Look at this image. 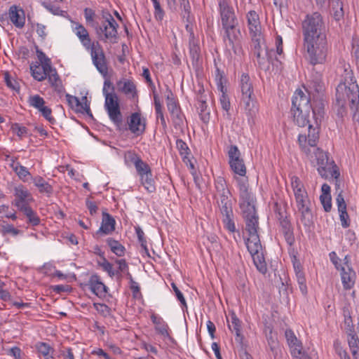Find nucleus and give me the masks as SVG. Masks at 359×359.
I'll list each match as a JSON object with an SVG mask.
<instances>
[{
    "instance_id": "obj_5",
    "label": "nucleus",
    "mask_w": 359,
    "mask_h": 359,
    "mask_svg": "<svg viewBox=\"0 0 359 359\" xmlns=\"http://www.w3.org/2000/svg\"><path fill=\"white\" fill-rule=\"evenodd\" d=\"M304 47L310 64L316 65L325 62L327 55L326 36H320L314 40H304Z\"/></svg>"
},
{
    "instance_id": "obj_33",
    "label": "nucleus",
    "mask_w": 359,
    "mask_h": 359,
    "mask_svg": "<svg viewBox=\"0 0 359 359\" xmlns=\"http://www.w3.org/2000/svg\"><path fill=\"white\" fill-rule=\"evenodd\" d=\"M151 319L152 323L155 325L156 331L161 334L164 338L170 339V336L168 332V324L163 320L162 318L156 316L155 314H152L151 316Z\"/></svg>"
},
{
    "instance_id": "obj_26",
    "label": "nucleus",
    "mask_w": 359,
    "mask_h": 359,
    "mask_svg": "<svg viewBox=\"0 0 359 359\" xmlns=\"http://www.w3.org/2000/svg\"><path fill=\"white\" fill-rule=\"evenodd\" d=\"M115 223L114 219L109 213L103 212L101 226L95 235L100 236L111 233L115 229Z\"/></svg>"
},
{
    "instance_id": "obj_44",
    "label": "nucleus",
    "mask_w": 359,
    "mask_h": 359,
    "mask_svg": "<svg viewBox=\"0 0 359 359\" xmlns=\"http://www.w3.org/2000/svg\"><path fill=\"white\" fill-rule=\"evenodd\" d=\"M176 147L180 156L182 158L184 163H187V160L189 161V155L190 154V150L187 143L184 142L182 140L178 139L176 141Z\"/></svg>"
},
{
    "instance_id": "obj_16",
    "label": "nucleus",
    "mask_w": 359,
    "mask_h": 359,
    "mask_svg": "<svg viewBox=\"0 0 359 359\" xmlns=\"http://www.w3.org/2000/svg\"><path fill=\"white\" fill-rule=\"evenodd\" d=\"M13 195L15 199L12 201V205L16 207L18 210L29 205L33 201L32 194L22 184L14 187Z\"/></svg>"
},
{
    "instance_id": "obj_24",
    "label": "nucleus",
    "mask_w": 359,
    "mask_h": 359,
    "mask_svg": "<svg viewBox=\"0 0 359 359\" xmlns=\"http://www.w3.org/2000/svg\"><path fill=\"white\" fill-rule=\"evenodd\" d=\"M9 18L12 23L18 28H22L25 24V14L22 8L12 6L9 8Z\"/></svg>"
},
{
    "instance_id": "obj_59",
    "label": "nucleus",
    "mask_w": 359,
    "mask_h": 359,
    "mask_svg": "<svg viewBox=\"0 0 359 359\" xmlns=\"http://www.w3.org/2000/svg\"><path fill=\"white\" fill-rule=\"evenodd\" d=\"M339 212V219L341 221V226L344 228H347L350 226V219L346 212V208L343 210H338Z\"/></svg>"
},
{
    "instance_id": "obj_56",
    "label": "nucleus",
    "mask_w": 359,
    "mask_h": 359,
    "mask_svg": "<svg viewBox=\"0 0 359 359\" xmlns=\"http://www.w3.org/2000/svg\"><path fill=\"white\" fill-rule=\"evenodd\" d=\"M233 215H223V223L226 229H228L230 232H234L236 231V226L234 222L233 221Z\"/></svg>"
},
{
    "instance_id": "obj_22",
    "label": "nucleus",
    "mask_w": 359,
    "mask_h": 359,
    "mask_svg": "<svg viewBox=\"0 0 359 359\" xmlns=\"http://www.w3.org/2000/svg\"><path fill=\"white\" fill-rule=\"evenodd\" d=\"M74 24L75 25V27H73L74 33L79 38L82 46L86 50H89V48L93 46V41H91L88 31L79 22H74Z\"/></svg>"
},
{
    "instance_id": "obj_20",
    "label": "nucleus",
    "mask_w": 359,
    "mask_h": 359,
    "mask_svg": "<svg viewBox=\"0 0 359 359\" xmlns=\"http://www.w3.org/2000/svg\"><path fill=\"white\" fill-rule=\"evenodd\" d=\"M66 99L68 104L73 110L76 112L86 114L90 117H93L86 97H83L82 102H81L77 97L67 94Z\"/></svg>"
},
{
    "instance_id": "obj_18",
    "label": "nucleus",
    "mask_w": 359,
    "mask_h": 359,
    "mask_svg": "<svg viewBox=\"0 0 359 359\" xmlns=\"http://www.w3.org/2000/svg\"><path fill=\"white\" fill-rule=\"evenodd\" d=\"M127 123L130 131L137 136L143 134L145 131L146 119L140 112L132 113L128 118Z\"/></svg>"
},
{
    "instance_id": "obj_62",
    "label": "nucleus",
    "mask_w": 359,
    "mask_h": 359,
    "mask_svg": "<svg viewBox=\"0 0 359 359\" xmlns=\"http://www.w3.org/2000/svg\"><path fill=\"white\" fill-rule=\"evenodd\" d=\"M221 91L222 95L220 97V104L222 108L228 113L231 107L230 101L228 96L223 91V86H221Z\"/></svg>"
},
{
    "instance_id": "obj_48",
    "label": "nucleus",
    "mask_w": 359,
    "mask_h": 359,
    "mask_svg": "<svg viewBox=\"0 0 359 359\" xmlns=\"http://www.w3.org/2000/svg\"><path fill=\"white\" fill-rule=\"evenodd\" d=\"M230 167L234 173L242 177L241 178H244L243 177H245L246 174V167L243 159L231 164Z\"/></svg>"
},
{
    "instance_id": "obj_8",
    "label": "nucleus",
    "mask_w": 359,
    "mask_h": 359,
    "mask_svg": "<svg viewBox=\"0 0 359 359\" xmlns=\"http://www.w3.org/2000/svg\"><path fill=\"white\" fill-rule=\"evenodd\" d=\"M304 40H314L320 36H325L323 32V22L321 15L317 12L308 15L302 22Z\"/></svg>"
},
{
    "instance_id": "obj_43",
    "label": "nucleus",
    "mask_w": 359,
    "mask_h": 359,
    "mask_svg": "<svg viewBox=\"0 0 359 359\" xmlns=\"http://www.w3.org/2000/svg\"><path fill=\"white\" fill-rule=\"evenodd\" d=\"M154 106H155V111L156 114V118L161 120V125L165 128L166 127V122L163 114L162 110V104L161 103L160 99L158 96V95L154 91Z\"/></svg>"
},
{
    "instance_id": "obj_10",
    "label": "nucleus",
    "mask_w": 359,
    "mask_h": 359,
    "mask_svg": "<svg viewBox=\"0 0 359 359\" xmlns=\"http://www.w3.org/2000/svg\"><path fill=\"white\" fill-rule=\"evenodd\" d=\"M239 191V205L242 212L255 209V197L251 191L247 177H235Z\"/></svg>"
},
{
    "instance_id": "obj_38",
    "label": "nucleus",
    "mask_w": 359,
    "mask_h": 359,
    "mask_svg": "<svg viewBox=\"0 0 359 359\" xmlns=\"http://www.w3.org/2000/svg\"><path fill=\"white\" fill-rule=\"evenodd\" d=\"M50 63L44 62V64L38 66H31L30 69L32 71V75L34 79L42 81L46 79V72L48 69H46V66L49 65Z\"/></svg>"
},
{
    "instance_id": "obj_28",
    "label": "nucleus",
    "mask_w": 359,
    "mask_h": 359,
    "mask_svg": "<svg viewBox=\"0 0 359 359\" xmlns=\"http://www.w3.org/2000/svg\"><path fill=\"white\" fill-rule=\"evenodd\" d=\"M189 49L193 65H197L201 58V48L199 41L195 38L193 32L189 35Z\"/></svg>"
},
{
    "instance_id": "obj_39",
    "label": "nucleus",
    "mask_w": 359,
    "mask_h": 359,
    "mask_svg": "<svg viewBox=\"0 0 359 359\" xmlns=\"http://www.w3.org/2000/svg\"><path fill=\"white\" fill-rule=\"evenodd\" d=\"M208 105L206 101L202 95L198 97L197 109L201 119L204 123H208L210 120V112L207 110Z\"/></svg>"
},
{
    "instance_id": "obj_51",
    "label": "nucleus",
    "mask_w": 359,
    "mask_h": 359,
    "mask_svg": "<svg viewBox=\"0 0 359 359\" xmlns=\"http://www.w3.org/2000/svg\"><path fill=\"white\" fill-rule=\"evenodd\" d=\"M215 189L218 194H229V190L226 187V183L224 177H218L215 180Z\"/></svg>"
},
{
    "instance_id": "obj_21",
    "label": "nucleus",
    "mask_w": 359,
    "mask_h": 359,
    "mask_svg": "<svg viewBox=\"0 0 359 359\" xmlns=\"http://www.w3.org/2000/svg\"><path fill=\"white\" fill-rule=\"evenodd\" d=\"M245 219V229L248 236L258 234L259 222L256 209L242 212Z\"/></svg>"
},
{
    "instance_id": "obj_41",
    "label": "nucleus",
    "mask_w": 359,
    "mask_h": 359,
    "mask_svg": "<svg viewBox=\"0 0 359 359\" xmlns=\"http://www.w3.org/2000/svg\"><path fill=\"white\" fill-rule=\"evenodd\" d=\"M107 243L110 248L111 251L118 257L125 255L126 248L119 241L109 238L107 239Z\"/></svg>"
},
{
    "instance_id": "obj_30",
    "label": "nucleus",
    "mask_w": 359,
    "mask_h": 359,
    "mask_svg": "<svg viewBox=\"0 0 359 359\" xmlns=\"http://www.w3.org/2000/svg\"><path fill=\"white\" fill-rule=\"evenodd\" d=\"M168 7L173 11L181 9L183 17H189L191 12V6L188 0H166Z\"/></svg>"
},
{
    "instance_id": "obj_23",
    "label": "nucleus",
    "mask_w": 359,
    "mask_h": 359,
    "mask_svg": "<svg viewBox=\"0 0 359 359\" xmlns=\"http://www.w3.org/2000/svg\"><path fill=\"white\" fill-rule=\"evenodd\" d=\"M278 220L281 231L284 235L285 239L289 245H292L294 242V237L290 222L286 216H284L282 212H278Z\"/></svg>"
},
{
    "instance_id": "obj_35",
    "label": "nucleus",
    "mask_w": 359,
    "mask_h": 359,
    "mask_svg": "<svg viewBox=\"0 0 359 359\" xmlns=\"http://www.w3.org/2000/svg\"><path fill=\"white\" fill-rule=\"evenodd\" d=\"M32 180L34 186L38 188V190L41 194H45L48 196H50L53 194V187L48 182H46L42 177L36 176L32 177Z\"/></svg>"
},
{
    "instance_id": "obj_53",
    "label": "nucleus",
    "mask_w": 359,
    "mask_h": 359,
    "mask_svg": "<svg viewBox=\"0 0 359 359\" xmlns=\"http://www.w3.org/2000/svg\"><path fill=\"white\" fill-rule=\"evenodd\" d=\"M93 307L102 316L108 317L111 315V309L104 304L94 303Z\"/></svg>"
},
{
    "instance_id": "obj_60",
    "label": "nucleus",
    "mask_w": 359,
    "mask_h": 359,
    "mask_svg": "<svg viewBox=\"0 0 359 359\" xmlns=\"http://www.w3.org/2000/svg\"><path fill=\"white\" fill-rule=\"evenodd\" d=\"M125 161L127 163H132L134 165L137 163V161L141 160L140 157L133 151H128L124 154Z\"/></svg>"
},
{
    "instance_id": "obj_2",
    "label": "nucleus",
    "mask_w": 359,
    "mask_h": 359,
    "mask_svg": "<svg viewBox=\"0 0 359 359\" xmlns=\"http://www.w3.org/2000/svg\"><path fill=\"white\" fill-rule=\"evenodd\" d=\"M336 100L341 107L348 102L353 119H359V88L352 73H347L345 81L337 86Z\"/></svg>"
},
{
    "instance_id": "obj_63",
    "label": "nucleus",
    "mask_w": 359,
    "mask_h": 359,
    "mask_svg": "<svg viewBox=\"0 0 359 359\" xmlns=\"http://www.w3.org/2000/svg\"><path fill=\"white\" fill-rule=\"evenodd\" d=\"M320 202L323 205V208L326 212H330L332 208L331 196L330 195H320Z\"/></svg>"
},
{
    "instance_id": "obj_7",
    "label": "nucleus",
    "mask_w": 359,
    "mask_h": 359,
    "mask_svg": "<svg viewBox=\"0 0 359 359\" xmlns=\"http://www.w3.org/2000/svg\"><path fill=\"white\" fill-rule=\"evenodd\" d=\"M118 25L109 12H102L101 25L94 27L98 38L104 41L116 42Z\"/></svg>"
},
{
    "instance_id": "obj_29",
    "label": "nucleus",
    "mask_w": 359,
    "mask_h": 359,
    "mask_svg": "<svg viewBox=\"0 0 359 359\" xmlns=\"http://www.w3.org/2000/svg\"><path fill=\"white\" fill-rule=\"evenodd\" d=\"M248 26L250 34H255V36L261 32V23L259 15L255 11H250L246 14Z\"/></svg>"
},
{
    "instance_id": "obj_3",
    "label": "nucleus",
    "mask_w": 359,
    "mask_h": 359,
    "mask_svg": "<svg viewBox=\"0 0 359 359\" xmlns=\"http://www.w3.org/2000/svg\"><path fill=\"white\" fill-rule=\"evenodd\" d=\"M114 90V88L111 82L109 80H105L102 89L105 97L104 108L110 120L119 127L123 122V116L120 109L118 97Z\"/></svg>"
},
{
    "instance_id": "obj_15",
    "label": "nucleus",
    "mask_w": 359,
    "mask_h": 359,
    "mask_svg": "<svg viewBox=\"0 0 359 359\" xmlns=\"http://www.w3.org/2000/svg\"><path fill=\"white\" fill-rule=\"evenodd\" d=\"M285 335L293 357L296 359H310L304 352L302 342L297 338L292 330H286Z\"/></svg>"
},
{
    "instance_id": "obj_11",
    "label": "nucleus",
    "mask_w": 359,
    "mask_h": 359,
    "mask_svg": "<svg viewBox=\"0 0 359 359\" xmlns=\"http://www.w3.org/2000/svg\"><path fill=\"white\" fill-rule=\"evenodd\" d=\"M250 35L252 38V51L257 57L259 65L260 67L265 65L266 57L269 62L273 64L272 59L273 55H275V51L273 49L270 50H265L264 53V49H265L266 46L264 43V40L262 36V33H259V34L257 36H255V34Z\"/></svg>"
},
{
    "instance_id": "obj_13",
    "label": "nucleus",
    "mask_w": 359,
    "mask_h": 359,
    "mask_svg": "<svg viewBox=\"0 0 359 359\" xmlns=\"http://www.w3.org/2000/svg\"><path fill=\"white\" fill-rule=\"evenodd\" d=\"M90 53L93 64L97 71L103 76L108 74L107 60L102 46L99 41H93V46L88 50Z\"/></svg>"
},
{
    "instance_id": "obj_9",
    "label": "nucleus",
    "mask_w": 359,
    "mask_h": 359,
    "mask_svg": "<svg viewBox=\"0 0 359 359\" xmlns=\"http://www.w3.org/2000/svg\"><path fill=\"white\" fill-rule=\"evenodd\" d=\"M246 247L250 253L257 270L264 274L267 271L266 264L262 252V246L258 234L248 236L245 240Z\"/></svg>"
},
{
    "instance_id": "obj_25",
    "label": "nucleus",
    "mask_w": 359,
    "mask_h": 359,
    "mask_svg": "<svg viewBox=\"0 0 359 359\" xmlns=\"http://www.w3.org/2000/svg\"><path fill=\"white\" fill-rule=\"evenodd\" d=\"M313 112V118L316 127L319 126L324 118L325 114V102L322 98H317L313 100L311 108Z\"/></svg>"
},
{
    "instance_id": "obj_34",
    "label": "nucleus",
    "mask_w": 359,
    "mask_h": 359,
    "mask_svg": "<svg viewBox=\"0 0 359 359\" xmlns=\"http://www.w3.org/2000/svg\"><path fill=\"white\" fill-rule=\"evenodd\" d=\"M19 212H22L23 215L27 218V223L32 226H39L41 223V219L37 215L36 212L34 211L30 205L24 207L23 208L18 210Z\"/></svg>"
},
{
    "instance_id": "obj_4",
    "label": "nucleus",
    "mask_w": 359,
    "mask_h": 359,
    "mask_svg": "<svg viewBox=\"0 0 359 359\" xmlns=\"http://www.w3.org/2000/svg\"><path fill=\"white\" fill-rule=\"evenodd\" d=\"M290 180L297 207L298 211L301 213L302 222L306 224L307 222H309L312 216L310 209L311 202L309 199L307 192L304 189L303 184L297 177L292 176Z\"/></svg>"
},
{
    "instance_id": "obj_14",
    "label": "nucleus",
    "mask_w": 359,
    "mask_h": 359,
    "mask_svg": "<svg viewBox=\"0 0 359 359\" xmlns=\"http://www.w3.org/2000/svg\"><path fill=\"white\" fill-rule=\"evenodd\" d=\"M218 6L222 27L237 25V18L231 3L228 0H219Z\"/></svg>"
},
{
    "instance_id": "obj_52",
    "label": "nucleus",
    "mask_w": 359,
    "mask_h": 359,
    "mask_svg": "<svg viewBox=\"0 0 359 359\" xmlns=\"http://www.w3.org/2000/svg\"><path fill=\"white\" fill-rule=\"evenodd\" d=\"M358 344L359 339H356L355 335H352L351 339H348V345L351 348V352L354 359H359Z\"/></svg>"
},
{
    "instance_id": "obj_37",
    "label": "nucleus",
    "mask_w": 359,
    "mask_h": 359,
    "mask_svg": "<svg viewBox=\"0 0 359 359\" xmlns=\"http://www.w3.org/2000/svg\"><path fill=\"white\" fill-rule=\"evenodd\" d=\"M46 68L48 69L46 72V78L48 79L49 83L55 90H60L62 87L61 81L55 69L52 68L50 64L47 65Z\"/></svg>"
},
{
    "instance_id": "obj_36",
    "label": "nucleus",
    "mask_w": 359,
    "mask_h": 359,
    "mask_svg": "<svg viewBox=\"0 0 359 359\" xmlns=\"http://www.w3.org/2000/svg\"><path fill=\"white\" fill-rule=\"evenodd\" d=\"M35 348L44 359H55L54 357L55 350L48 344L39 341L36 344Z\"/></svg>"
},
{
    "instance_id": "obj_6",
    "label": "nucleus",
    "mask_w": 359,
    "mask_h": 359,
    "mask_svg": "<svg viewBox=\"0 0 359 359\" xmlns=\"http://www.w3.org/2000/svg\"><path fill=\"white\" fill-rule=\"evenodd\" d=\"M240 88L242 93L241 102L247 115L252 118L255 115L257 109L254 95L253 81L248 74L243 73L241 75Z\"/></svg>"
},
{
    "instance_id": "obj_49",
    "label": "nucleus",
    "mask_w": 359,
    "mask_h": 359,
    "mask_svg": "<svg viewBox=\"0 0 359 359\" xmlns=\"http://www.w3.org/2000/svg\"><path fill=\"white\" fill-rule=\"evenodd\" d=\"M229 163V165L233 163L236 161H239L242 159L241 157V152L236 145H231L228 150Z\"/></svg>"
},
{
    "instance_id": "obj_27",
    "label": "nucleus",
    "mask_w": 359,
    "mask_h": 359,
    "mask_svg": "<svg viewBox=\"0 0 359 359\" xmlns=\"http://www.w3.org/2000/svg\"><path fill=\"white\" fill-rule=\"evenodd\" d=\"M88 285L90 290L97 297H104L107 293V287L101 281L100 278L97 274L90 276L88 280Z\"/></svg>"
},
{
    "instance_id": "obj_42",
    "label": "nucleus",
    "mask_w": 359,
    "mask_h": 359,
    "mask_svg": "<svg viewBox=\"0 0 359 359\" xmlns=\"http://www.w3.org/2000/svg\"><path fill=\"white\" fill-rule=\"evenodd\" d=\"M12 168L19 178L23 182L27 181L29 178L32 179V177L31 176V174L28 171L27 168L19 163H16L15 164L12 165Z\"/></svg>"
},
{
    "instance_id": "obj_12",
    "label": "nucleus",
    "mask_w": 359,
    "mask_h": 359,
    "mask_svg": "<svg viewBox=\"0 0 359 359\" xmlns=\"http://www.w3.org/2000/svg\"><path fill=\"white\" fill-rule=\"evenodd\" d=\"M223 29H224V40L226 47L236 55L241 56L243 54V48L240 29L236 28V25L223 27Z\"/></svg>"
},
{
    "instance_id": "obj_46",
    "label": "nucleus",
    "mask_w": 359,
    "mask_h": 359,
    "mask_svg": "<svg viewBox=\"0 0 359 359\" xmlns=\"http://www.w3.org/2000/svg\"><path fill=\"white\" fill-rule=\"evenodd\" d=\"M141 184L149 193H154L156 191L154 180L152 178V172L140 177Z\"/></svg>"
},
{
    "instance_id": "obj_1",
    "label": "nucleus",
    "mask_w": 359,
    "mask_h": 359,
    "mask_svg": "<svg viewBox=\"0 0 359 359\" xmlns=\"http://www.w3.org/2000/svg\"><path fill=\"white\" fill-rule=\"evenodd\" d=\"M294 121L299 127L308 126L307 133H300L298 136L299 149L311 163L317 168L318 174L325 179L336 180V186L339 189L337 179L339 171L334 161L329 158L327 154L317 147L319 140V128L311 123L309 120L310 111L302 110L291 111Z\"/></svg>"
},
{
    "instance_id": "obj_54",
    "label": "nucleus",
    "mask_w": 359,
    "mask_h": 359,
    "mask_svg": "<svg viewBox=\"0 0 359 359\" xmlns=\"http://www.w3.org/2000/svg\"><path fill=\"white\" fill-rule=\"evenodd\" d=\"M153 5L154 7V18L157 21L163 20L165 16V11L161 6V4L158 0L153 2Z\"/></svg>"
},
{
    "instance_id": "obj_40",
    "label": "nucleus",
    "mask_w": 359,
    "mask_h": 359,
    "mask_svg": "<svg viewBox=\"0 0 359 359\" xmlns=\"http://www.w3.org/2000/svg\"><path fill=\"white\" fill-rule=\"evenodd\" d=\"M228 326L229 330L231 332H234L236 337L241 341L243 339L241 334V323L234 313H232L231 315V323H228Z\"/></svg>"
},
{
    "instance_id": "obj_61",
    "label": "nucleus",
    "mask_w": 359,
    "mask_h": 359,
    "mask_svg": "<svg viewBox=\"0 0 359 359\" xmlns=\"http://www.w3.org/2000/svg\"><path fill=\"white\" fill-rule=\"evenodd\" d=\"M45 8L52 14L55 15L65 16L67 12L60 9L59 6L53 5L51 4L45 5Z\"/></svg>"
},
{
    "instance_id": "obj_50",
    "label": "nucleus",
    "mask_w": 359,
    "mask_h": 359,
    "mask_svg": "<svg viewBox=\"0 0 359 359\" xmlns=\"http://www.w3.org/2000/svg\"><path fill=\"white\" fill-rule=\"evenodd\" d=\"M135 169L138 175L141 177L151 172V170L149 165L144 162L142 159L137 162L135 165Z\"/></svg>"
},
{
    "instance_id": "obj_19",
    "label": "nucleus",
    "mask_w": 359,
    "mask_h": 359,
    "mask_svg": "<svg viewBox=\"0 0 359 359\" xmlns=\"http://www.w3.org/2000/svg\"><path fill=\"white\" fill-rule=\"evenodd\" d=\"M311 104L310 98L302 90H297L292 97L291 111L302 110L303 111H310Z\"/></svg>"
},
{
    "instance_id": "obj_64",
    "label": "nucleus",
    "mask_w": 359,
    "mask_h": 359,
    "mask_svg": "<svg viewBox=\"0 0 359 359\" xmlns=\"http://www.w3.org/2000/svg\"><path fill=\"white\" fill-rule=\"evenodd\" d=\"M12 130L20 137H22L27 134V128L20 125L19 123L13 124L12 126Z\"/></svg>"
},
{
    "instance_id": "obj_57",
    "label": "nucleus",
    "mask_w": 359,
    "mask_h": 359,
    "mask_svg": "<svg viewBox=\"0 0 359 359\" xmlns=\"http://www.w3.org/2000/svg\"><path fill=\"white\" fill-rule=\"evenodd\" d=\"M170 115L173 124L175 127L181 126L183 124L184 115L181 112L180 109L177 111H174L173 112L170 113Z\"/></svg>"
},
{
    "instance_id": "obj_55",
    "label": "nucleus",
    "mask_w": 359,
    "mask_h": 359,
    "mask_svg": "<svg viewBox=\"0 0 359 359\" xmlns=\"http://www.w3.org/2000/svg\"><path fill=\"white\" fill-rule=\"evenodd\" d=\"M296 274V277L297 279L298 284L299 285V289L303 294H306L307 293V287L306 285V278L304 276V273L303 271H299Z\"/></svg>"
},
{
    "instance_id": "obj_17",
    "label": "nucleus",
    "mask_w": 359,
    "mask_h": 359,
    "mask_svg": "<svg viewBox=\"0 0 359 359\" xmlns=\"http://www.w3.org/2000/svg\"><path fill=\"white\" fill-rule=\"evenodd\" d=\"M27 102L29 105L37 109L41 115L50 123L55 122L52 116V110L50 107L46 106V102L39 95H32L28 97Z\"/></svg>"
},
{
    "instance_id": "obj_45",
    "label": "nucleus",
    "mask_w": 359,
    "mask_h": 359,
    "mask_svg": "<svg viewBox=\"0 0 359 359\" xmlns=\"http://www.w3.org/2000/svg\"><path fill=\"white\" fill-rule=\"evenodd\" d=\"M101 259L97 261L98 265L106 272L108 273L110 277H113L115 274H118V271L113 270L112 264L109 262L104 256V252H99Z\"/></svg>"
},
{
    "instance_id": "obj_47",
    "label": "nucleus",
    "mask_w": 359,
    "mask_h": 359,
    "mask_svg": "<svg viewBox=\"0 0 359 359\" xmlns=\"http://www.w3.org/2000/svg\"><path fill=\"white\" fill-rule=\"evenodd\" d=\"M330 5L334 18L337 20H339L344 16L342 3L340 0H331Z\"/></svg>"
},
{
    "instance_id": "obj_31",
    "label": "nucleus",
    "mask_w": 359,
    "mask_h": 359,
    "mask_svg": "<svg viewBox=\"0 0 359 359\" xmlns=\"http://www.w3.org/2000/svg\"><path fill=\"white\" fill-rule=\"evenodd\" d=\"M118 91L124 93L130 97H135L137 95L136 86L135 83L127 79H123L116 83Z\"/></svg>"
},
{
    "instance_id": "obj_32",
    "label": "nucleus",
    "mask_w": 359,
    "mask_h": 359,
    "mask_svg": "<svg viewBox=\"0 0 359 359\" xmlns=\"http://www.w3.org/2000/svg\"><path fill=\"white\" fill-rule=\"evenodd\" d=\"M341 281L345 290H350L355 284V273L348 266L347 269L345 267L341 269Z\"/></svg>"
},
{
    "instance_id": "obj_58",
    "label": "nucleus",
    "mask_w": 359,
    "mask_h": 359,
    "mask_svg": "<svg viewBox=\"0 0 359 359\" xmlns=\"http://www.w3.org/2000/svg\"><path fill=\"white\" fill-rule=\"evenodd\" d=\"M84 17L86 21V23L93 27H94L96 25L94 22L95 13V11L89 8H86L84 9Z\"/></svg>"
}]
</instances>
